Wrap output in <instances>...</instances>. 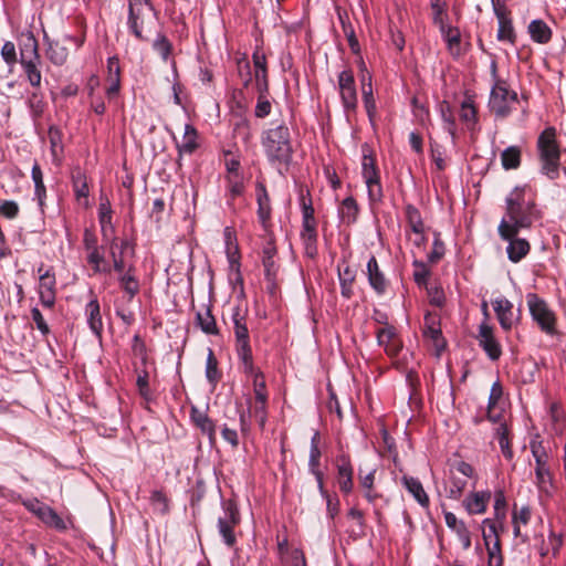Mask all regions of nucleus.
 <instances>
[{
  "mask_svg": "<svg viewBox=\"0 0 566 566\" xmlns=\"http://www.w3.org/2000/svg\"><path fill=\"white\" fill-rule=\"evenodd\" d=\"M441 117L444 124V129L451 135L452 139L455 137V122L451 112L450 105L443 102L440 106Z\"/></svg>",
  "mask_w": 566,
  "mask_h": 566,
  "instance_id": "603ef678",
  "label": "nucleus"
},
{
  "mask_svg": "<svg viewBox=\"0 0 566 566\" xmlns=\"http://www.w3.org/2000/svg\"><path fill=\"white\" fill-rule=\"evenodd\" d=\"M526 301L531 315L541 329L547 334L554 333L556 319L546 302L534 293L527 294Z\"/></svg>",
  "mask_w": 566,
  "mask_h": 566,
  "instance_id": "9d476101",
  "label": "nucleus"
},
{
  "mask_svg": "<svg viewBox=\"0 0 566 566\" xmlns=\"http://www.w3.org/2000/svg\"><path fill=\"white\" fill-rule=\"evenodd\" d=\"M190 417L193 423L201 430V432L208 437L209 443L213 446L217 440L214 422L208 417L207 413L200 411L196 407L191 408Z\"/></svg>",
  "mask_w": 566,
  "mask_h": 566,
  "instance_id": "4be33fe9",
  "label": "nucleus"
},
{
  "mask_svg": "<svg viewBox=\"0 0 566 566\" xmlns=\"http://www.w3.org/2000/svg\"><path fill=\"white\" fill-rule=\"evenodd\" d=\"M368 281L377 294H384L387 290V280L380 271L375 256H371L367 263Z\"/></svg>",
  "mask_w": 566,
  "mask_h": 566,
  "instance_id": "bb28decb",
  "label": "nucleus"
},
{
  "mask_svg": "<svg viewBox=\"0 0 566 566\" xmlns=\"http://www.w3.org/2000/svg\"><path fill=\"white\" fill-rule=\"evenodd\" d=\"M501 161L504 169H516L521 165V149L517 146H510L501 154Z\"/></svg>",
  "mask_w": 566,
  "mask_h": 566,
  "instance_id": "79ce46f5",
  "label": "nucleus"
},
{
  "mask_svg": "<svg viewBox=\"0 0 566 566\" xmlns=\"http://www.w3.org/2000/svg\"><path fill=\"white\" fill-rule=\"evenodd\" d=\"M302 206V230L301 240L304 245L305 254L308 258L317 255V222L314 217V208L311 200L306 201L304 197L301 199Z\"/></svg>",
  "mask_w": 566,
  "mask_h": 566,
  "instance_id": "423d86ee",
  "label": "nucleus"
},
{
  "mask_svg": "<svg viewBox=\"0 0 566 566\" xmlns=\"http://www.w3.org/2000/svg\"><path fill=\"white\" fill-rule=\"evenodd\" d=\"M413 266H415L413 277H415L416 283L419 285L426 284V282L430 275V271L427 268V265L422 261L415 260Z\"/></svg>",
  "mask_w": 566,
  "mask_h": 566,
  "instance_id": "e2e57ef3",
  "label": "nucleus"
},
{
  "mask_svg": "<svg viewBox=\"0 0 566 566\" xmlns=\"http://www.w3.org/2000/svg\"><path fill=\"white\" fill-rule=\"evenodd\" d=\"M530 35H552L549 27L541 19H535L528 24Z\"/></svg>",
  "mask_w": 566,
  "mask_h": 566,
  "instance_id": "0e129e2a",
  "label": "nucleus"
},
{
  "mask_svg": "<svg viewBox=\"0 0 566 566\" xmlns=\"http://www.w3.org/2000/svg\"><path fill=\"white\" fill-rule=\"evenodd\" d=\"M120 289L127 296V301L130 302L140 291V283L135 274V268L129 265L125 273H122L117 277Z\"/></svg>",
  "mask_w": 566,
  "mask_h": 566,
  "instance_id": "412c9836",
  "label": "nucleus"
},
{
  "mask_svg": "<svg viewBox=\"0 0 566 566\" xmlns=\"http://www.w3.org/2000/svg\"><path fill=\"white\" fill-rule=\"evenodd\" d=\"M55 285V275L51 269H48L44 273L40 274L39 296L40 302L44 307L52 308L54 306L56 295Z\"/></svg>",
  "mask_w": 566,
  "mask_h": 566,
  "instance_id": "ddd939ff",
  "label": "nucleus"
},
{
  "mask_svg": "<svg viewBox=\"0 0 566 566\" xmlns=\"http://www.w3.org/2000/svg\"><path fill=\"white\" fill-rule=\"evenodd\" d=\"M530 448L532 451V454L535 459L536 467L535 468H543L547 465V454L545 449L542 446V442L538 441H531Z\"/></svg>",
  "mask_w": 566,
  "mask_h": 566,
  "instance_id": "5fc2aeb1",
  "label": "nucleus"
},
{
  "mask_svg": "<svg viewBox=\"0 0 566 566\" xmlns=\"http://www.w3.org/2000/svg\"><path fill=\"white\" fill-rule=\"evenodd\" d=\"M48 137H49L50 145H51V154H52L53 160L59 161L63 154V144H62L63 134L57 127L51 126L48 132Z\"/></svg>",
  "mask_w": 566,
  "mask_h": 566,
  "instance_id": "37998d69",
  "label": "nucleus"
},
{
  "mask_svg": "<svg viewBox=\"0 0 566 566\" xmlns=\"http://www.w3.org/2000/svg\"><path fill=\"white\" fill-rule=\"evenodd\" d=\"M377 342L385 348L387 355L394 357L400 352L402 344L397 335L396 328L386 325L377 331Z\"/></svg>",
  "mask_w": 566,
  "mask_h": 566,
  "instance_id": "2eb2a0df",
  "label": "nucleus"
},
{
  "mask_svg": "<svg viewBox=\"0 0 566 566\" xmlns=\"http://www.w3.org/2000/svg\"><path fill=\"white\" fill-rule=\"evenodd\" d=\"M155 51L163 57L164 61H167L171 50L172 44L167 40V38H159L153 44Z\"/></svg>",
  "mask_w": 566,
  "mask_h": 566,
  "instance_id": "69168bd1",
  "label": "nucleus"
},
{
  "mask_svg": "<svg viewBox=\"0 0 566 566\" xmlns=\"http://www.w3.org/2000/svg\"><path fill=\"white\" fill-rule=\"evenodd\" d=\"M73 188L77 197L86 198L88 196L86 177L81 171L73 175Z\"/></svg>",
  "mask_w": 566,
  "mask_h": 566,
  "instance_id": "052dcab7",
  "label": "nucleus"
},
{
  "mask_svg": "<svg viewBox=\"0 0 566 566\" xmlns=\"http://www.w3.org/2000/svg\"><path fill=\"white\" fill-rule=\"evenodd\" d=\"M358 205L353 197L345 198L338 209L339 218L343 223L349 226L356 222L358 217Z\"/></svg>",
  "mask_w": 566,
  "mask_h": 566,
  "instance_id": "473e14b6",
  "label": "nucleus"
},
{
  "mask_svg": "<svg viewBox=\"0 0 566 566\" xmlns=\"http://www.w3.org/2000/svg\"><path fill=\"white\" fill-rule=\"evenodd\" d=\"M233 331L237 340V353L243 364L244 373L253 371V357L250 346L249 329L247 326L245 317L241 314L239 307L234 308L233 315Z\"/></svg>",
  "mask_w": 566,
  "mask_h": 566,
  "instance_id": "20e7f679",
  "label": "nucleus"
},
{
  "mask_svg": "<svg viewBox=\"0 0 566 566\" xmlns=\"http://www.w3.org/2000/svg\"><path fill=\"white\" fill-rule=\"evenodd\" d=\"M319 433L315 432L311 439V450L308 467L311 473L315 476L321 493H324L323 472L319 470L321 450Z\"/></svg>",
  "mask_w": 566,
  "mask_h": 566,
  "instance_id": "a211bd4d",
  "label": "nucleus"
},
{
  "mask_svg": "<svg viewBox=\"0 0 566 566\" xmlns=\"http://www.w3.org/2000/svg\"><path fill=\"white\" fill-rule=\"evenodd\" d=\"M493 12L497 19V35H513L514 28L511 19V10L504 0H491Z\"/></svg>",
  "mask_w": 566,
  "mask_h": 566,
  "instance_id": "dca6fc26",
  "label": "nucleus"
},
{
  "mask_svg": "<svg viewBox=\"0 0 566 566\" xmlns=\"http://www.w3.org/2000/svg\"><path fill=\"white\" fill-rule=\"evenodd\" d=\"M223 512L224 515L218 520V530L224 544L232 547L237 542L234 527L240 523V514L235 504L231 501L224 503Z\"/></svg>",
  "mask_w": 566,
  "mask_h": 566,
  "instance_id": "9b49d317",
  "label": "nucleus"
},
{
  "mask_svg": "<svg viewBox=\"0 0 566 566\" xmlns=\"http://www.w3.org/2000/svg\"><path fill=\"white\" fill-rule=\"evenodd\" d=\"M482 536L485 544H491L493 541L500 539L494 521L490 518L483 521Z\"/></svg>",
  "mask_w": 566,
  "mask_h": 566,
  "instance_id": "bf43d9fd",
  "label": "nucleus"
},
{
  "mask_svg": "<svg viewBox=\"0 0 566 566\" xmlns=\"http://www.w3.org/2000/svg\"><path fill=\"white\" fill-rule=\"evenodd\" d=\"M424 336L430 338L433 342V345L437 349L438 355L446 348V340L442 336L440 328H438L433 325H429L424 329Z\"/></svg>",
  "mask_w": 566,
  "mask_h": 566,
  "instance_id": "864d4df0",
  "label": "nucleus"
},
{
  "mask_svg": "<svg viewBox=\"0 0 566 566\" xmlns=\"http://www.w3.org/2000/svg\"><path fill=\"white\" fill-rule=\"evenodd\" d=\"M542 218L535 199L527 196L525 187H515L505 199V214L497 232L502 240L516 237L520 231L531 229Z\"/></svg>",
  "mask_w": 566,
  "mask_h": 566,
  "instance_id": "f257e3e1",
  "label": "nucleus"
},
{
  "mask_svg": "<svg viewBox=\"0 0 566 566\" xmlns=\"http://www.w3.org/2000/svg\"><path fill=\"white\" fill-rule=\"evenodd\" d=\"M136 386L138 388L139 395L145 400L151 399V391H150L149 384H148V371L147 370H142L140 373H138V376L136 379Z\"/></svg>",
  "mask_w": 566,
  "mask_h": 566,
  "instance_id": "13d9d810",
  "label": "nucleus"
},
{
  "mask_svg": "<svg viewBox=\"0 0 566 566\" xmlns=\"http://www.w3.org/2000/svg\"><path fill=\"white\" fill-rule=\"evenodd\" d=\"M444 254V244L440 240L439 235L436 237L432 250L428 255V260L430 263H437Z\"/></svg>",
  "mask_w": 566,
  "mask_h": 566,
  "instance_id": "774afa93",
  "label": "nucleus"
},
{
  "mask_svg": "<svg viewBox=\"0 0 566 566\" xmlns=\"http://www.w3.org/2000/svg\"><path fill=\"white\" fill-rule=\"evenodd\" d=\"M32 321L35 323L36 328L43 336H46L50 333V327L46 324L41 311L38 307H33L31 310Z\"/></svg>",
  "mask_w": 566,
  "mask_h": 566,
  "instance_id": "338daca9",
  "label": "nucleus"
},
{
  "mask_svg": "<svg viewBox=\"0 0 566 566\" xmlns=\"http://www.w3.org/2000/svg\"><path fill=\"white\" fill-rule=\"evenodd\" d=\"M446 42L449 52L455 57L465 53L470 46L465 38H446Z\"/></svg>",
  "mask_w": 566,
  "mask_h": 566,
  "instance_id": "3c124183",
  "label": "nucleus"
},
{
  "mask_svg": "<svg viewBox=\"0 0 566 566\" xmlns=\"http://www.w3.org/2000/svg\"><path fill=\"white\" fill-rule=\"evenodd\" d=\"M489 554L490 566H502V555L500 539L493 541L491 544H485Z\"/></svg>",
  "mask_w": 566,
  "mask_h": 566,
  "instance_id": "6e6d98bb",
  "label": "nucleus"
},
{
  "mask_svg": "<svg viewBox=\"0 0 566 566\" xmlns=\"http://www.w3.org/2000/svg\"><path fill=\"white\" fill-rule=\"evenodd\" d=\"M506 241L509 242L506 248L507 256L510 261L514 263L520 262L531 250L528 241L526 239L517 238V235Z\"/></svg>",
  "mask_w": 566,
  "mask_h": 566,
  "instance_id": "cd10ccee",
  "label": "nucleus"
},
{
  "mask_svg": "<svg viewBox=\"0 0 566 566\" xmlns=\"http://www.w3.org/2000/svg\"><path fill=\"white\" fill-rule=\"evenodd\" d=\"M261 144L271 164L287 166L291 163L293 145L290 128L285 124L264 130Z\"/></svg>",
  "mask_w": 566,
  "mask_h": 566,
  "instance_id": "f03ea898",
  "label": "nucleus"
},
{
  "mask_svg": "<svg viewBox=\"0 0 566 566\" xmlns=\"http://www.w3.org/2000/svg\"><path fill=\"white\" fill-rule=\"evenodd\" d=\"M48 40V57L57 65L63 64L69 55V50L63 42L71 40L72 38H45Z\"/></svg>",
  "mask_w": 566,
  "mask_h": 566,
  "instance_id": "393cba45",
  "label": "nucleus"
},
{
  "mask_svg": "<svg viewBox=\"0 0 566 566\" xmlns=\"http://www.w3.org/2000/svg\"><path fill=\"white\" fill-rule=\"evenodd\" d=\"M249 375L253 376V387H254V397L258 402H266L268 395H266V386L264 376L261 371L255 370L253 368L252 373H248Z\"/></svg>",
  "mask_w": 566,
  "mask_h": 566,
  "instance_id": "09e8293b",
  "label": "nucleus"
},
{
  "mask_svg": "<svg viewBox=\"0 0 566 566\" xmlns=\"http://www.w3.org/2000/svg\"><path fill=\"white\" fill-rule=\"evenodd\" d=\"M430 8L432 21L439 28V32L441 33V35H452V28L448 22L447 1L431 0Z\"/></svg>",
  "mask_w": 566,
  "mask_h": 566,
  "instance_id": "f3484780",
  "label": "nucleus"
},
{
  "mask_svg": "<svg viewBox=\"0 0 566 566\" xmlns=\"http://www.w3.org/2000/svg\"><path fill=\"white\" fill-rule=\"evenodd\" d=\"M112 206L107 197L101 196L98 206V221L101 224V232L105 240L113 239L114 226L112 223Z\"/></svg>",
  "mask_w": 566,
  "mask_h": 566,
  "instance_id": "6ab92c4d",
  "label": "nucleus"
},
{
  "mask_svg": "<svg viewBox=\"0 0 566 566\" xmlns=\"http://www.w3.org/2000/svg\"><path fill=\"white\" fill-rule=\"evenodd\" d=\"M537 151L541 171L549 179H556L559 175L560 149L554 127H547L539 134Z\"/></svg>",
  "mask_w": 566,
  "mask_h": 566,
  "instance_id": "7ed1b4c3",
  "label": "nucleus"
},
{
  "mask_svg": "<svg viewBox=\"0 0 566 566\" xmlns=\"http://www.w3.org/2000/svg\"><path fill=\"white\" fill-rule=\"evenodd\" d=\"M495 436L499 440V444L503 455L506 459L511 460L513 458V450L511 448V442L509 438V429L505 423H500L495 428Z\"/></svg>",
  "mask_w": 566,
  "mask_h": 566,
  "instance_id": "a18cd8bd",
  "label": "nucleus"
},
{
  "mask_svg": "<svg viewBox=\"0 0 566 566\" xmlns=\"http://www.w3.org/2000/svg\"><path fill=\"white\" fill-rule=\"evenodd\" d=\"M361 172L368 189V197L370 201L378 202L382 198V187L376 159L368 144L361 145Z\"/></svg>",
  "mask_w": 566,
  "mask_h": 566,
  "instance_id": "39448f33",
  "label": "nucleus"
},
{
  "mask_svg": "<svg viewBox=\"0 0 566 566\" xmlns=\"http://www.w3.org/2000/svg\"><path fill=\"white\" fill-rule=\"evenodd\" d=\"M479 345L491 360H497L502 355L501 345L493 335V329L488 324H481L478 335Z\"/></svg>",
  "mask_w": 566,
  "mask_h": 566,
  "instance_id": "4468645a",
  "label": "nucleus"
},
{
  "mask_svg": "<svg viewBox=\"0 0 566 566\" xmlns=\"http://www.w3.org/2000/svg\"><path fill=\"white\" fill-rule=\"evenodd\" d=\"M408 226L413 233L424 232V224L420 211L412 205H408L405 209Z\"/></svg>",
  "mask_w": 566,
  "mask_h": 566,
  "instance_id": "49530a36",
  "label": "nucleus"
},
{
  "mask_svg": "<svg viewBox=\"0 0 566 566\" xmlns=\"http://www.w3.org/2000/svg\"><path fill=\"white\" fill-rule=\"evenodd\" d=\"M517 102V94L509 88L504 81H496L490 94L489 106L496 117H506L512 109V105Z\"/></svg>",
  "mask_w": 566,
  "mask_h": 566,
  "instance_id": "6e6552de",
  "label": "nucleus"
},
{
  "mask_svg": "<svg viewBox=\"0 0 566 566\" xmlns=\"http://www.w3.org/2000/svg\"><path fill=\"white\" fill-rule=\"evenodd\" d=\"M402 483L405 488L408 490L410 494L415 497V500L421 505V506H428L429 504V497L423 490L422 484L419 480L412 478V476H403Z\"/></svg>",
  "mask_w": 566,
  "mask_h": 566,
  "instance_id": "72a5a7b5",
  "label": "nucleus"
},
{
  "mask_svg": "<svg viewBox=\"0 0 566 566\" xmlns=\"http://www.w3.org/2000/svg\"><path fill=\"white\" fill-rule=\"evenodd\" d=\"M460 118L469 128L476 124L478 113L471 97H465L461 103Z\"/></svg>",
  "mask_w": 566,
  "mask_h": 566,
  "instance_id": "ea45409f",
  "label": "nucleus"
},
{
  "mask_svg": "<svg viewBox=\"0 0 566 566\" xmlns=\"http://www.w3.org/2000/svg\"><path fill=\"white\" fill-rule=\"evenodd\" d=\"M493 308L503 329L509 331L513 326V304L504 298L500 297L493 301Z\"/></svg>",
  "mask_w": 566,
  "mask_h": 566,
  "instance_id": "5701e85b",
  "label": "nucleus"
},
{
  "mask_svg": "<svg viewBox=\"0 0 566 566\" xmlns=\"http://www.w3.org/2000/svg\"><path fill=\"white\" fill-rule=\"evenodd\" d=\"M145 4L148 6L149 0H128V24L134 35H142L143 30L138 25V20Z\"/></svg>",
  "mask_w": 566,
  "mask_h": 566,
  "instance_id": "2f4dec72",
  "label": "nucleus"
},
{
  "mask_svg": "<svg viewBox=\"0 0 566 566\" xmlns=\"http://www.w3.org/2000/svg\"><path fill=\"white\" fill-rule=\"evenodd\" d=\"M444 521L449 528H451L453 532H455L459 541L462 544V547L464 549L470 548L471 546V534L464 524L463 521H460L457 518V516L451 512L444 513Z\"/></svg>",
  "mask_w": 566,
  "mask_h": 566,
  "instance_id": "a878e982",
  "label": "nucleus"
},
{
  "mask_svg": "<svg viewBox=\"0 0 566 566\" xmlns=\"http://www.w3.org/2000/svg\"><path fill=\"white\" fill-rule=\"evenodd\" d=\"M87 324L93 334L101 338L103 332V319L101 315V306L96 297L92 298L85 307Z\"/></svg>",
  "mask_w": 566,
  "mask_h": 566,
  "instance_id": "b1692460",
  "label": "nucleus"
},
{
  "mask_svg": "<svg viewBox=\"0 0 566 566\" xmlns=\"http://www.w3.org/2000/svg\"><path fill=\"white\" fill-rule=\"evenodd\" d=\"M107 81L109 83L107 94L109 96L117 94L120 87V66L116 55L107 60Z\"/></svg>",
  "mask_w": 566,
  "mask_h": 566,
  "instance_id": "c756f323",
  "label": "nucleus"
},
{
  "mask_svg": "<svg viewBox=\"0 0 566 566\" xmlns=\"http://www.w3.org/2000/svg\"><path fill=\"white\" fill-rule=\"evenodd\" d=\"M353 467L347 457L342 455L337 459V482L342 492L348 494L353 491Z\"/></svg>",
  "mask_w": 566,
  "mask_h": 566,
  "instance_id": "aec40b11",
  "label": "nucleus"
},
{
  "mask_svg": "<svg viewBox=\"0 0 566 566\" xmlns=\"http://www.w3.org/2000/svg\"><path fill=\"white\" fill-rule=\"evenodd\" d=\"M226 181L231 199L242 196L244 191L243 175L226 176Z\"/></svg>",
  "mask_w": 566,
  "mask_h": 566,
  "instance_id": "8fccbe9b",
  "label": "nucleus"
},
{
  "mask_svg": "<svg viewBox=\"0 0 566 566\" xmlns=\"http://www.w3.org/2000/svg\"><path fill=\"white\" fill-rule=\"evenodd\" d=\"M549 418L553 423V430L558 433L562 432V421L564 412L558 403H552L549 408Z\"/></svg>",
  "mask_w": 566,
  "mask_h": 566,
  "instance_id": "680f3d73",
  "label": "nucleus"
},
{
  "mask_svg": "<svg viewBox=\"0 0 566 566\" xmlns=\"http://www.w3.org/2000/svg\"><path fill=\"white\" fill-rule=\"evenodd\" d=\"M338 88L343 106L346 112H354L357 107V92L352 71H343L338 75Z\"/></svg>",
  "mask_w": 566,
  "mask_h": 566,
  "instance_id": "f8f14e48",
  "label": "nucleus"
},
{
  "mask_svg": "<svg viewBox=\"0 0 566 566\" xmlns=\"http://www.w3.org/2000/svg\"><path fill=\"white\" fill-rule=\"evenodd\" d=\"M474 469L464 461H458L450 468L449 479L446 484V492L450 499L458 500L468 486L469 480L473 476Z\"/></svg>",
  "mask_w": 566,
  "mask_h": 566,
  "instance_id": "1a4fd4ad",
  "label": "nucleus"
},
{
  "mask_svg": "<svg viewBox=\"0 0 566 566\" xmlns=\"http://www.w3.org/2000/svg\"><path fill=\"white\" fill-rule=\"evenodd\" d=\"M206 377L212 386H216L221 378V373L218 369V360H217L212 349H210V348L208 352L207 363H206Z\"/></svg>",
  "mask_w": 566,
  "mask_h": 566,
  "instance_id": "de8ad7c7",
  "label": "nucleus"
},
{
  "mask_svg": "<svg viewBox=\"0 0 566 566\" xmlns=\"http://www.w3.org/2000/svg\"><path fill=\"white\" fill-rule=\"evenodd\" d=\"M536 485L541 495L552 497L555 491L553 475L549 471L548 465L543 468H535Z\"/></svg>",
  "mask_w": 566,
  "mask_h": 566,
  "instance_id": "c85d7f7f",
  "label": "nucleus"
},
{
  "mask_svg": "<svg viewBox=\"0 0 566 566\" xmlns=\"http://www.w3.org/2000/svg\"><path fill=\"white\" fill-rule=\"evenodd\" d=\"M35 506H32V510L38 514V516L46 524L55 526V527H62L63 521L62 518L56 514L55 511H53L50 506L44 505L40 502L35 503Z\"/></svg>",
  "mask_w": 566,
  "mask_h": 566,
  "instance_id": "4c0bfd02",
  "label": "nucleus"
},
{
  "mask_svg": "<svg viewBox=\"0 0 566 566\" xmlns=\"http://www.w3.org/2000/svg\"><path fill=\"white\" fill-rule=\"evenodd\" d=\"M20 63L30 85L40 87L42 75L36 38H27L24 48L21 50Z\"/></svg>",
  "mask_w": 566,
  "mask_h": 566,
  "instance_id": "0eeeda50",
  "label": "nucleus"
},
{
  "mask_svg": "<svg viewBox=\"0 0 566 566\" xmlns=\"http://www.w3.org/2000/svg\"><path fill=\"white\" fill-rule=\"evenodd\" d=\"M355 276L356 271L348 264H346L343 269L338 268L340 293L346 298H349L353 295V283L355 281Z\"/></svg>",
  "mask_w": 566,
  "mask_h": 566,
  "instance_id": "f704fd0d",
  "label": "nucleus"
},
{
  "mask_svg": "<svg viewBox=\"0 0 566 566\" xmlns=\"http://www.w3.org/2000/svg\"><path fill=\"white\" fill-rule=\"evenodd\" d=\"M196 318L197 325L201 328L203 333L210 335L218 334L216 319L212 316L209 307H206L202 312H198Z\"/></svg>",
  "mask_w": 566,
  "mask_h": 566,
  "instance_id": "a19ab883",
  "label": "nucleus"
},
{
  "mask_svg": "<svg viewBox=\"0 0 566 566\" xmlns=\"http://www.w3.org/2000/svg\"><path fill=\"white\" fill-rule=\"evenodd\" d=\"M150 503L158 513L166 514L168 512V500L161 491L151 492Z\"/></svg>",
  "mask_w": 566,
  "mask_h": 566,
  "instance_id": "4d7b16f0",
  "label": "nucleus"
},
{
  "mask_svg": "<svg viewBox=\"0 0 566 566\" xmlns=\"http://www.w3.org/2000/svg\"><path fill=\"white\" fill-rule=\"evenodd\" d=\"M256 201L259 206V218L262 222H265L270 218L271 207L266 188L262 182H258L256 185Z\"/></svg>",
  "mask_w": 566,
  "mask_h": 566,
  "instance_id": "c9c22d12",
  "label": "nucleus"
},
{
  "mask_svg": "<svg viewBox=\"0 0 566 566\" xmlns=\"http://www.w3.org/2000/svg\"><path fill=\"white\" fill-rule=\"evenodd\" d=\"M367 80H368V83H365V76L361 78V93H363V101L365 104L367 115H368L369 119L373 120V117L376 113V103H375L374 95H373L370 73H367Z\"/></svg>",
  "mask_w": 566,
  "mask_h": 566,
  "instance_id": "58836bf2",
  "label": "nucleus"
},
{
  "mask_svg": "<svg viewBox=\"0 0 566 566\" xmlns=\"http://www.w3.org/2000/svg\"><path fill=\"white\" fill-rule=\"evenodd\" d=\"M32 180L34 182V195L39 201V205L42 207L44 205V198L46 196V189L43 182V172L38 163L32 166Z\"/></svg>",
  "mask_w": 566,
  "mask_h": 566,
  "instance_id": "c03bdc74",
  "label": "nucleus"
},
{
  "mask_svg": "<svg viewBox=\"0 0 566 566\" xmlns=\"http://www.w3.org/2000/svg\"><path fill=\"white\" fill-rule=\"evenodd\" d=\"M491 499L490 492H475L465 499L464 506L469 514H482Z\"/></svg>",
  "mask_w": 566,
  "mask_h": 566,
  "instance_id": "7c9ffc66",
  "label": "nucleus"
},
{
  "mask_svg": "<svg viewBox=\"0 0 566 566\" xmlns=\"http://www.w3.org/2000/svg\"><path fill=\"white\" fill-rule=\"evenodd\" d=\"M197 137L198 135L196 128L192 125L187 124L185 126L182 140L180 144H178L179 153L192 154L198 147Z\"/></svg>",
  "mask_w": 566,
  "mask_h": 566,
  "instance_id": "e433bc0d",
  "label": "nucleus"
}]
</instances>
